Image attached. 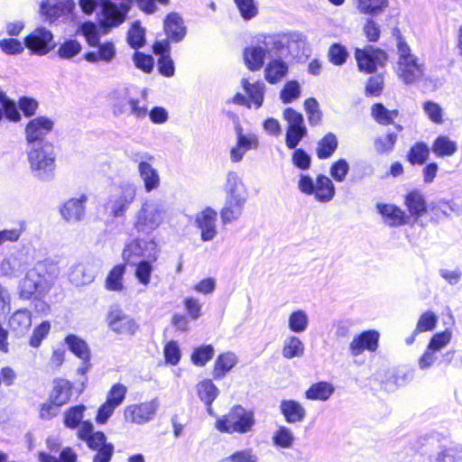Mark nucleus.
I'll return each mask as SVG.
<instances>
[{
    "mask_svg": "<svg viewBox=\"0 0 462 462\" xmlns=\"http://www.w3.org/2000/svg\"><path fill=\"white\" fill-rule=\"evenodd\" d=\"M284 48L282 38L279 34H259L251 44L244 49L243 59L251 71L260 70L267 58H273Z\"/></svg>",
    "mask_w": 462,
    "mask_h": 462,
    "instance_id": "obj_1",
    "label": "nucleus"
},
{
    "mask_svg": "<svg viewBox=\"0 0 462 462\" xmlns=\"http://www.w3.org/2000/svg\"><path fill=\"white\" fill-rule=\"evenodd\" d=\"M57 276V268L50 261L38 262L29 270L20 283V297L30 300L33 295H43L52 287Z\"/></svg>",
    "mask_w": 462,
    "mask_h": 462,
    "instance_id": "obj_2",
    "label": "nucleus"
},
{
    "mask_svg": "<svg viewBox=\"0 0 462 462\" xmlns=\"http://www.w3.org/2000/svg\"><path fill=\"white\" fill-rule=\"evenodd\" d=\"M169 217L164 200L158 198L146 199L135 214L134 226L139 233L149 235L162 226Z\"/></svg>",
    "mask_w": 462,
    "mask_h": 462,
    "instance_id": "obj_3",
    "label": "nucleus"
},
{
    "mask_svg": "<svg viewBox=\"0 0 462 462\" xmlns=\"http://www.w3.org/2000/svg\"><path fill=\"white\" fill-rule=\"evenodd\" d=\"M27 157L31 171L36 179L49 181L54 178L56 153L52 143L28 147Z\"/></svg>",
    "mask_w": 462,
    "mask_h": 462,
    "instance_id": "obj_4",
    "label": "nucleus"
},
{
    "mask_svg": "<svg viewBox=\"0 0 462 462\" xmlns=\"http://www.w3.org/2000/svg\"><path fill=\"white\" fill-rule=\"evenodd\" d=\"M397 52L398 61L395 71L398 78L406 85L420 80L424 75V63L411 52L410 46L401 35L397 38Z\"/></svg>",
    "mask_w": 462,
    "mask_h": 462,
    "instance_id": "obj_5",
    "label": "nucleus"
},
{
    "mask_svg": "<svg viewBox=\"0 0 462 462\" xmlns=\"http://www.w3.org/2000/svg\"><path fill=\"white\" fill-rule=\"evenodd\" d=\"M254 424V412L238 405L232 408L227 414L218 418L215 427L223 433L245 434L253 430Z\"/></svg>",
    "mask_w": 462,
    "mask_h": 462,
    "instance_id": "obj_6",
    "label": "nucleus"
},
{
    "mask_svg": "<svg viewBox=\"0 0 462 462\" xmlns=\"http://www.w3.org/2000/svg\"><path fill=\"white\" fill-rule=\"evenodd\" d=\"M298 189L305 195H313L314 199L321 203L331 201L336 194L332 180L323 174H319L315 180L309 175L300 174Z\"/></svg>",
    "mask_w": 462,
    "mask_h": 462,
    "instance_id": "obj_7",
    "label": "nucleus"
},
{
    "mask_svg": "<svg viewBox=\"0 0 462 462\" xmlns=\"http://www.w3.org/2000/svg\"><path fill=\"white\" fill-rule=\"evenodd\" d=\"M134 5V0H125L116 4L111 0H99L97 20L104 28L118 27L126 20Z\"/></svg>",
    "mask_w": 462,
    "mask_h": 462,
    "instance_id": "obj_8",
    "label": "nucleus"
},
{
    "mask_svg": "<svg viewBox=\"0 0 462 462\" xmlns=\"http://www.w3.org/2000/svg\"><path fill=\"white\" fill-rule=\"evenodd\" d=\"M137 188L134 184L125 182L116 188L110 195L106 208L115 217L125 216L132 203L134 201Z\"/></svg>",
    "mask_w": 462,
    "mask_h": 462,
    "instance_id": "obj_9",
    "label": "nucleus"
},
{
    "mask_svg": "<svg viewBox=\"0 0 462 462\" xmlns=\"http://www.w3.org/2000/svg\"><path fill=\"white\" fill-rule=\"evenodd\" d=\"M131 160L138 165L139 176L145 191L149 193L157 189L161 185V177L158 170L150 163L154 157L146 152H133Z\"/></svg>",
    "mask_w": 462,
    "mask_h": 462,
    "instance_id": "obj_10",
    "label": "nucleus"
},
{
    "mask_svg": "<svg viewBox=\"0 0 462 462\" xmlns=\"http://www.w3.org/2000/svg\"><path fill=\"white\" fill-rule=\"evenodd\" d=\"M157 244L153 240L135 239L128 243L123 250V259L127 264H135L143 260L156 261Z\"/></svg>",
    "mask_w": 462,
    "mask_h": 462,
    "instance_id": "obj_11",
    "label": "nucleus"
},
{
    "mask_svg": "<svg viewBox=\"0 0 462 462\" xmlns=\"http://www.w3.org/2000/svg\"><path fill=\"white\" fill-rule=\"evenodd\" d=\"M112 112L115 116L131 115L137 119L144 118L147 114V108L140 105L138 98L130 97L125 92L114 91L110 94Z\"/></svg>",
    "mask_w": 462,
    "mask_h": 462,
    "instance_id": "obj_12",
    "label": "nucleus"
},
{
    "mask_svg": "<svg viewBox=\"0 0 462 462\" xmlns=\"http://www.w3.org/2000/svg\"><path fill=\"white\" fill-rule=\"evenodd\" d=\"M159 407L160 401L157 398L137 404H130L124 410V419L132 424L144 425L155 418Z\"/></svg>",
    "mask_w": 462,
    "mask_h": 462,
    "instance_id": "obj_13",
    "label": "nucleus"
},
{
    "mask_svg": "<svg viewBox=\"0 0 462 462\" xmlns=\"http://www.w3.org/2000/svg\"><path fill=\"white\" fill-rule=\"evenodd\" d=\"M74 5L73 0H42L39 13L45 22L53 23L69 19Z\"/></svg>",
    "mask_w": 462,
    "mask_h": 462,
    "instance_id": "obj_14",
    "label": "nucleus"
},
{
    "mask_svg": "<svg viewBox=\"0 0 462 462\" xmlns=\"http://www.w3.org/2000/svg\"><path fill=\"white\" fill-rule=\"evenodd\" d=\"M53 33L43 26L36 27L24 38L25 48L36 55H46L53 48Z\"/></svg>",
    "mask_w": 462,
    "mask_h": 462,
    "instance_id": "obj_15",
    "label": "nucleus"
},
{
    "mask_svg": "<svg viewBox=\"0 0 462 462\" xmlns=\"http://www.w3.org/2000/svg\"><path fill=\"white\" fill-rule=\"evenodd\" d=\"M284 119L288 122L285 143L289 149H295L301 139L307 134V128L301 114L292 108L283 112Z\"/></svg>",
    "mask_w": 462,
    "mask_h": 462,
    "instance_id": "obj_16",
    "label": "nucleus"
},
{
    "mask_svg": "<svg viewBox=\"0 0 462 462\" xmlns=\"http://www.w3.org/2000/svg\"><path fill=\"white\" fill-rule=\"evenodd\" d=\"M355 58L360 71L373 73L378 67L384 65L387 60V54L380 49L368 46L365 49L356 48Z\"/></svg>",
    "mask_w": 462,
    "mask_h": 462,
    "instance_id": "obj_17",
    "label": "nucleus"
},
{
    "mask_svg": "<svg viewBox=\"0 0 462 462\" xmlns=\"http://www.w3.org/2000/svg\"><path fill=\"white\" fill-rule=\"evenodd\" d=\"M53 122L45 116H38L31 120L25 127V138L28 147L36 144L51 143L45 140V136L51 132Z\"/></svg>",
    "mask_w": 462,
    "mask_h": 462,
    "instance_id": "obj_18",
    "label": "nucleus"
},
{
    "mask_svg": "<svg viewBox=\"0 0 462 462\" xmlns=\"http://www.w3.org/2000/svg\"><path fill=\"white\" fill-rule=\"evenodd\" d=\"M217 211L211 208H206L195 215L194 225L200 231L201 241L209 242L217 236Z\"/></svg>",
    "mask_w": 462,
    "mask_h": 462,
    "instance_id": "obj_19",
    "label": "nucleus"
},
{
    "mask_svg": "<svg viewBox=\"0 0 462 462\" xmlns=\"http://www.w3.org/2000/svg\"><path fill=\"white\" fill-rule=\"evenodd\" d=\"M379 333L374 329L356 335L348 346L350 356L356 357L365 351L375 352L379 346Z\"/></svg>",
    "mask_w": 462,
    "mask_h": 462,
    "instance_id": "obj_20",
    "label": "nucleus"
},
{
    "mask_svg": "<svg viewBox=\"0 0 462 462\" xmlns=\"http://www.w3.org/2000/svg\"><path fill=\"white\" fill-rule=\"evenodd\" d=\"M88 199L86 194L68 199L60 209L62 218L71 224L82 221L86 215Z\"/></svg>",
    "mask_w": 462,
    "mask_h": 462,
    "instance_id": "obj_21",
    "label": "nucleus"
},
{
    "mask_svg": "<svg viewBox=\"0 0 462 462\" xmlns=\"http://www.w3.org/2000/svg\"><path fill=\"white\" fill-rule=\"evenodd\" d=\"M107 321L109 328L114 332L121 335H134L138 328V325L134 319L118 310L109 313Z\"/></svg>",
    "mask_w": 462,
    "mask_h": 462,
    "instance_id": "obj_22",
    "label": "nucleus"
},
{
    "mask_svg": "<svg viewBox=\"0 0 462 462\" xmlns=\"http://www.w3.org/2000/svg\"><path fill=\"white\" fill-rule=\"evenodd\" d=\"M376 208L383 222L389 226H401L408 224L410 221V217L395 205L378 203Z\"/></svg>",
    "mask_w": 462,
    "mask_h": 462,
    "instance_id": "obj_23",
    "label": "nucleus"
},
{
    "mask_svg": "<svg viewBox=\"0 0 462 462\" xmlns=\"http://www.w3.org/2000/svg\"><path fill=\"white\" fill-rule=\"evenodd\" d=\"M226 199L247 200L248 189L243 179L235 171H229L224 185Z\"/></svg>",
    "mask_w": 462,
    "mask_h": 462,
    "instance_id": "obj_24",
    "label": "nucleus"
},
{
    "mask_svg": "<svg viewBox=\"0 0 462 462\" xmlns=\"http://www.w3.org/2000/svg\"><path fill=\"white\" fill-rule=\"evenodd\" d=\"M96 274L97 271L91 263H79L70 267L69 279L75 286H83L91 283Z\"/></svg>",
    "mask_w": 462,
    "mask_h": 462,
    "instance_id": "obj_25",
    "label": "nucleus"
},
{
    "mask_svg": "<svg viewBox=\"0 0 462 462\" xmlns=\"http://www.w3.org/2000/svg\"><path fill=\"white\" fill-rule=\"evenodd\" d=\"M430 462H462V443L440 446L431 456Z\"/></svg>",
    "mask_w": 462,
    "mask_h": 462,
    "instance_id": "obj_26",
    "label": "nucleus"
},
{
    "mask_svg": "<svg viewBox=\"0 0 462 462\" xmlns=\"http://www.w3.org/2000/svg\"><path fill=\"white\" fill-rule=\"evenodd\" d=\"M289 66L281 58L272 59L264 68V79L270 84L281 82L288 74Z\"/></svg>",
    "mask_w": 462,
    "mask_h": 462,
    "instance_id": "obj_27",
    "label": "nucleus"
},
{
    "mask_svg": "<svg viewBox=\"0 0 462 462\" xmlns=\"http://www.w3.org/2000/svg\"><path fill=\"white\" fill-rule=\"evenodd\" d=\"M196 393L199 400L207 406V411L212 414V403L219 394V389L210 379H204L196 384Z\"/></svg>",
    "mask_w": 462,
    "mask_h": 462,
    "instance_id": "obj_28",
    "label": "nucleus"
},
{
    "mask_svg": "<svg viewBox=\"0 0 462 462\" xmlns=\"http://www.w3.org/2000/svg\"><path fill=\"white\" fill-rule=\"evenodd\" d=\"M241 85L248 96L249 101L254 105L255 109L263 106L266 86L263 81L256 80L251 83L248 79L243 78Z\"/></svg>",
    "mask_w": 462,
    "mask_h": 462,
    "instance_id": "obj_29",
    "label": "nucleus"
},
{
    "mask_svg": "<svg viewBox=\"0 0 462 462\" xmlns=\"http://www.w3.org/2000/svg\"><path fill=\"white\" fill-rule=\"evenodd\" d=\"M32 326V313L27 309H21L13 313L9 319V328L16 336H23Z\"/></svg>",
    "mask_w": 462,
    "mask_h": 462,
    "instance_id": "obj_30",
    "label": "nucleus"
},
{
    "mask_svg": "<svg viewBox=\"0 0 462 462\" xmlns=\"http://www.w3.org/2000/svg\"><path fill=\"white\" fill-rule=\"evenodd\" d=\"M247 200L225 199L220 210V217L224 225L232 223L241 217Z\"/></svg>",
    "mask_w": 462,
    "mask_h": 462,
    "instance_id": "obj_31",
    "label": "nucleus"
},
{
    "mask_svg": "<svg viewBox=\"0 0 462 462\" xmlns=\"http://www.w3.org/2000/svg\"><path fill=\"white\" fill-rule=\"evenodd\" d=\"M164 31L171 41L180 42L186 34L182 18L176 13L168 14L164 20Z\"/></svg>",
    "mask_w": 462,
    "mask_h": 462,
    "instance_id": "obj_32",
    "label": "nucleus"
},
{
    "mask_svg": "<svg viewBox=\"0 0 462 462\" xmlns=\"http://www.w3.org/2000/svg\"><path fill=\"white\" fill-rule=\"evenodd\" d=\"M237 362L238 358L233 352L220 354L214 363L213 378L216 380L224 378L236 365Z\"/></svg>",
    "mask_w": 462,
    "mask_h": 462,
    "instance_id": "obj_33",
    "label": "nucleus"
},
{
    "mask_svg": "<svg viewBox=\"0 0 462 462\" xmlns=\"http://www.w3.org/2000/svg\"><path fill=\"white\" fill-rule=\"evenodd\" d=\"M72 395V384L66 379L54 380L53 388L50 395L51 402L56 406L67 403Z\"/></svg>",
    "mask_w": 462,
    "mask_h": 462,
    "instance_id": "obj_34",
    "label": "nucleus"
},
{
    "mask_svg": "<svg viewBox=\"0 0 462 462\" xmlns=\"http://www.w3.org/2000/svg\"><path fill=\"white\" fill-rule=\"evenodd\" d=\"M280 410L285 420L289 423L301 422L306 417L305 408L300 402L293 400L282 401Z\"/></svg>",
    "mask_w": 462,
    "mask_h": 462,
    "instance_id": "obj_35",
    "label": "nucleus"
},
{
    "mask_svg": "<svg viewBox=\"0 0 462 462\" xmlns=\"http://www.w3.org/2000/svg\"><path fill=\"white\" fill-rule=\"evenodd\" d=\"M404 205L410 213L409 217H414L415 220H418L427 212L424 196L418 190L411 191L406 195Z\"/></svg>",
    "mask_w": 462,
    "mask_h": 462,
    "instance_id": "obj_36",
    "label": "nucleus"
},
{
    "mask_svg": "<svg viewBox=\"0 0 462 462\" xmlns=\"http://www.w3.org/2000/svg\"><path fill=\"white\" fill-rule=\"evenodd\" d=\"M310 326V318L306 310L298 309L292 310L287 318V328L294 334L304 333Z\"/></svg>",
    "mask_w": 462,
    "mask_h": 462,
    "instance_id": "obj_37",
    "label": "nucleus"
},
{
    "mask_svg": "<svg viewBox=\"0 0 462 462\" xmlns=\"http://www.w3.org/2000/svg\"><path fill=\"white\" fill-rule=\"evenodd\" d=\"M65 344L68 346L69 351L77 357L87 363L90 359V349L88 343L81 337L74 334L68 335L65 339Z\"/></svg>",
    "mask_w": 462,
    "mask_h": 462,
    "instance_id": "obj_38",
    "label": "nucleus"
},
{
    "mask_svg": "<svg viewBox=\"0 0 462 462\" xmlns=\"http://www.w3.org/2000/svg\"><path fill=\"white\" fill-rule=\"evenodd\" d=\"M335 391L334 386L328 382L313 383L305 393L307 399L325 402L329 399Z\"/></svg>",
    "mask_w": 462,
    "mask_h": 462,
    "instance_id": "obj_39",
    "label": "nucleus"
},
{
    "mask_svg": "<svg viewBox=\"0 0 462 462\" xmlns=\"http://www.w3.org/2000/svg\"><path fill=\"white\" fill-rule=\"evenodd\" d=\"M304 350L303 342L295 335H291L283 341L282 355L286 359H292L302 356Z\"/></svg>",
    "mask_w": 462,
    "mask_h": 462,
    "instance_id": "obj_40",
    "label": "nucleus"
},
{
    "mask_svg": "<svg viewBox=\"0 0 462 462\" xmlns=\"http://www.w3.org/2000/svg\"><path fill=\"white\" fill-rule=\"evenodd\" d=\"M125 273V266L117 264L112 268L106 279V289L112 291H122L124 286V276Z\"/></svg>",
    "mask_w": 462,
    "mask_h": 462,
    "instance_id": "obj_41",
    "label": "nucleus"
},
{
    "mask_svg": "<svg viewBox=\"0 0 462 462\" xmlns=\"http://www.w3.org/2000/svg\"><path fill=\"white\" fill-rule=\"evenodd\" d=\"M457 150V143L446 135L437 137L432 144V152L439 157L451 156Z\"/></svg>",
    "mask_w": 462,
    "mask_h": 462,
    "instance_id": "obj_42",
    "label": "nucleus"
},
{
    "mask_svg": "<svg viewBox=\"0 0 462 462\" xmlns=\"http://www.w3.org/2000/svg\"><path fill=\"white\" fill-rule=\"evenodd\" d=\"M337 147V136L332 133H328L318 143L317 156L319 159H327L333 154Z\"/></svg>",
    "mask_w": 462,
    "mask_h": 462,
    "instance_id": "obj_43",
    "label": "nucleus"
},
{
    "mask_svg": "<svg viewBox=\"0 0 462 462\" xmlns=\"http://www.w3.org/2000/svg\"><path fill=\"white\" fill-rule=\"evenodd\" d=\"M215 354V349L212 345H203L194 348L190 360L193 365L202 367L212 359Z\"/></svg>",
    "mask_w": 462,
    "mask_h": 462,
    "instance_id": "obj_44",
    "label": "nucleus"
},
{
    "mask_svg": "<svg viewBox=\"0 0 462 462\" xmlns=\"http://www.w3.org/2000/svg\"><path fill=\"white\" fill-rule=\"evenodd\" d=\"M374 119L380 125H390L398 116L397 110H389L383 104H375L371 109Z\"/></svg>",
    "mask_w": 462,
    "mask_h": 462,
    "instance_id": "obj_45",
    "label": "nucleus"
},
{
    "mask_svg": "<svg viewBox=\"0 0 462 462\" xmlns=\"http://www.w3.org/2000/svg\"><path fill=\"white\" fill-rule=\"evenodd\" d=\"M24 269L23 263L15 255H10L5 258L1 264V273L5 276H17Z\"/></svg>",
    "mask_w": 462,
    "mask_h": 462,
    "instance_id": "obj_46",
    "label": "nucleus"
},
{
    "mask_svg": "<svg viewBox=\"0 0 462 462\" xmlns=\"http://www.w3.org/2000/svg\"><path fill=\"white\" fill-rule=\"evenodd\" d=\"M388 5V0H357L360 13L374 15L381 13Z\"/></svg>",
    "mask_w": 462,
    "mask_h": 462,
    "instance_id": "obj_47",
    "label": "nucleus"
},
{
    "mask_svg": "<svg viewBox=\"0 0 462 462\" xmlns=\"http://www.w3.org/2000/svg\"><path fill=\"white\" fill-rule=\"evenodd\" d=\"M241 17L249 21L256 17L259 13L258 5L255 0H234Z\"/></svg>",
    "mask_w": 462,
    "mask_h": 462,
    "instance_id": "obj_48",
    "label": "nucleus"
},
{
    "mask_svg": "<svg viewBox=\"0 0 462 462\" xmlns=\"http://www.w3.org/2000/svg\"><path fill=\"white\" fill-rule=\"evenodd\" d=\"M85 411L86 406L82 404L69 408L64 413L65 426L69 429H76L82 422Z\"/></svg>",
    "mask_w": 462,
    "mask_h": 462,
    "instance_id": "obj_49",
    "label": "nucleus"
},
{
    "mask_svg": "<svg viewBox=\"0 0 462 462\" xmlns=\"http://www.w3.org/2000/svg\"><path fill=\"white\" fill-rule=\"evenodd\" d=\"M430 154L428 145L422 142L415 143L409 151L408 160L411 164H423Z\"/></svg>",
    "mask_w": 462,
    "mask_h": 462,
    "instance_id": "obj_50",
    "label": "nucleus"
},
{
    "mask_svg": "<svg viewBox=\"0 0 462 462\" xmlns=\"http://www.w3.org/2000/svg\"><path fill=\"white\" fill-rule=\"evenodd\" d=\"M154 261L146 259L141 260L134 264L136 266L134 275L138 282L144 286L149 285L151 282V276L153 271L152 263Z\"/></svg>",
    "mask_w": 462,
    "mask_h": 462,
    "instance_id": "obj_51",
    "label": "nucleus"
},
{
    "mask_svg": "<svg viewBox=\"0 0 462 462\" xmlns=\"http://www.w3.org/2000/svg\"><path fill=\"white\" fill-rule=\"evenodd\" d=\"M127 42L132 48L139 49L145 42V32L139 22L133 23L128 31Z\"/></svg>",
    "mask_w": 462,
    "mask_h": 462,
    "instance_id": "obj_52",
    "label": "nucleus"
},
{
    "mask_svg": "<svg viewBox=\"0 0 462 462\" xmlns=\"http://www.w3.org/2000/svg\"><path fill=\"white\" fill-rule=\"evenodd\" d=\"M439 318L432 311L422 313L416 324V333H423L433 330L438 324Z\"/></svg>",
    "mask_w": 462,
    "mask_h": 462,
    "instance_id": "obj_53",
    "label": "nucleus"
},
{
    "mask_svg": "<svg viewBox=\"0 0 462 462\" xmlns=\"http://www.w3.org/2000/svg\"><path fill=\"white\" fill-rule=\"evenodd\" d=\"M24 231V222H20L18 226L14 228L0 230V246L5 245L6 243L18 242Z\"/></svg>",
    "mask_w": 462,
    "mask_h": 462,
    "instance_id": "obj_54",
    "label": "nucleus"
},
{
    "mask_svg": "<svg viewBox=\"0 0 462 462\" xmlns=\"http://www.w3.org/2000/svg\"><path fill=\"white\" fill-rule=\"evenodd\" d=\"M273 440L275 445L283 448H289L293 445L294 436L290 429L281 426L274 433Z\"/></svg>",
    "mask_w": 462,
    "mask_h": 462,
    "instance_id": "obj_55",
    "label": "nucleus"
},
{
    "mask_svg": "<svg viewBox=\"0 0 462 462\" xmlns=\"http://www.w3.org/2000/svg\"><path fill=\"white\" fill-rule=\"evenodd\" d=\"M452 339V331L449 329H446L442 332H439L434 334L428 346L437 351L438 353H440L442 349H444Z\"/></svg>",
    "mask_w": 462,
    "mask_h": 462,
    "instance_id": "obj_56",
    "label": "nucleus"
},
{
    "mask_svg": "<svg viewBox=\"0 0 462 462\" xmlns=\"http://www.w3.org/2000/svg\"><path fill=\"white\" fill-rule=\"evenodd\" d=\"M25 45L18 39L10 37L0 40V50L7 55L21 54L24 51Z\"/></svg>",
    "mask_w": 462,
    "mask_h": 462,
    "instance_id": "obj_57",
    "label": "nucleus"
},
{
    "mask_svg": "<svg viewBox=\"0 0 462 462\" xmlns=\"http://www.w3.org/2000/svg\"><path fill=\"white\" fill-rule=\"evenodd\" d=\"M51 330V323L49 321H42L32 331L29 339V345L32 347L38 348L42 340L48 336Z\"/></svg>",
    "mask_w": 462,
    "mask_h": 462,
    "instance_id": "obj_58",
    "label": "nucleus"
},
{
    "mask_svg": "<svg viewBox=\"0 0 462 462\" xmlns=\"http://www.w3.org/2000/svg\"><path fill=\"white\" fill-rule=\"evenodd\" d=\"M439 358V353L427 346L425 351L418 359V366L422 371L428 370L435 364H440V362L438 363Z\"/></svg>",
    "mask_w": 462,
    "mask_h": 462,
    "instance_id": "obj_59",
    "label": "nucleus"
},
{
    "mask_svg": "<svg viewBox=\"0 0 462 462\" xmlns=\"http://www.w3.org/2000/svg\"><path fill=\"white\" fill-rule=\"evenodd\" d=\"M81 49V44L78 41L68 40L59 47L58 54L62 59L69 60L78 55Z\"/></svg>",
    "mask_w": 462,
    "mask_h": 462,
    "instance_id": "obj_60",
    "label": "nucleus"
},
{
    "mask_svg": "<svg viewBox=\"0 0 462 462\" xmlns=\"http://www.w3.org/2000/svg\"><path fill=\"white\" fill-rule=\"evenodd\" d=\"M300 94V86L298 81H288L281 91L280 97L285 104L292 102L298 98Z\"/></svg>",
    "mask_w": 462,
    "mask_h": 462,
    "instance_id": "obj_61",
    "label": "nucleus"
},
{
    "mask_svg": "<svg viewBox=\"0 0 462 462\" xmlns=\"http://www.w3.org/2000/svg\"><path fill=\"white\" fill-rule=\"evenodd\" d=\"M397 141V135L393 133L377 137L374 140V149L379 153H386L391 152Z\"/></svg>",
    "mask_w": 462,
    "mask_h": 462,
    "instance_id": "obj_62",
    "label": "nucleus"
},
{
    "mask_svg": "<svg viewBox=\"0 0 462 462\" xmlns=\"http://www.w3.org/2000/svg\"><path fill=\"white\" fill-rule=\"evenodd\" d=\"M163 354L166 364L171 365H178L181 357L179 344L174 340H171L165 345Z\"/></svg>",
    "mask_w": 462,
    "mask_h": 462,
    "instance_id": "obj_63",
    "label": "nucleus"
},
{
    "mask_svg": "<svg viewBox=\"0 0 462 462\" xmlns=\"http://www.w3.org/2000/svg\"><path fill=\"white\" fill-rule=\"evenodd\" d=\"M225 462H258V456L252 448L236 451L224 459Z\"/></svg>",
    "mask_w": 462,
    "mask_h": 462,
    "instance_id": "obj_64",
    "label": "nucleus"
}]
</instances>
